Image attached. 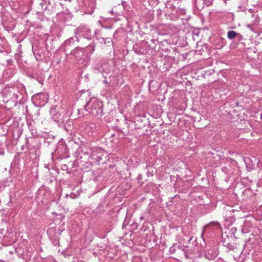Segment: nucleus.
I'll list each match as a JSON object with an SVG mask.
<instances>
[{"mask_svg": "<svg viewBox=\"0 0 262 262\" xmlns=\"http://www.w3.org/2000/svg\"><path fill=\"white\" fill-rule=\"evenodd\" d=\"M103 155L102 150L100 148L97 147L93 149L90 158L91 159L98 162L101 160Z\"/></svg>", "mask_w": 262, "mask_h": 262, "instance_id": "423d86ee", "label": "nucleus"}, {"mask_svg": "<svg viewBox=\"0 0 262 262\" xmlns=\"http://www.w3.org/2000/svg\"><path fill=\"white\" fill-rule=\"evenodd\" d=\"M50 113L53 120L59 124L63 123L68 120V117L66 115V111L63 109L57 112L55 108H52Z\"/></svg>", "mask_w": 262, "mask_h": 262, "instance_id": "39448f33", "label": "nucleus"}, {"mask_svg": "<svg viewBox=\"0 0 262 262\" xmlns=\"http://www.w3.org/2000/svg\"><path fill=\"white\" fill-rule=\"evenodd\" d=\"M206 228H209L210 229H218L220 228V225L217 222H212L206 226Z\"/></svg>", "mask_w": 262, "mask_h": 262, "instance_id": "9d476101", "label": "nucleus"}, {"mask_svg": "<svg viewBox=\"0 0 262 262\" xmlns=\"http://www.w3.org/2000/svg\"><path fill=\"white\" fill-rule=\"evenodd\" d=\"M112 39L111 38H102V42H103L104 44H111L112 43Z\"/></svg>", "mask_w": 262, "mask_h": 262, "instance_id": "ddd939ff", "label": "nucleus"}, {"mask_svg": "<svg viewBox=\"0 0 262 262\" xmlns=\"http://www.w3.org/2000/svg\"><path fill=\"white\" fill-rule=\"evenodd\" d=\"M19 94H20V93L19 92H18L16 94L14 93L13 94V96H12V98L15 100H18L19 99Z\"/></svg>", "mask_w": 262, "mask_h": 262, "instance_id": "2eb2a0df", "label": "nucleus"}, {"mask_svg": "<svg viewBox=\"0 0 262 262\" xmlns=\"http://www.w3.org/2000/svg\"><path fill=\"white\" fill-rule=\"evenodd\" d=\"M107 67V64H100L97 65L95 67L94 70L96 71L102 73L103 76L105 78L106 77V75L107 73L105 71V69Z\"/></svg>", "mask_w": 262, "mask_h": 262, "instance_id": "1a4fd4ad", "label": "nucleus"}, {"mask_svg": "<svg viewBox=\"0 0 262 262\" xmlns=\"http://www.w3.org/2000/svg\"><path fill=\"white\" fill-rule=\"evenodd\" d=\"M85 109L93 116L99 118L103 113L102 103L97 99L93 98L86 103Z\"/></svg>", "mask_w": 262, "mask_h": 262, "instance_id": "f257e3e1", "label": "nucleus"}, {"mask_svg": "<svg viewBox=\"0 0 262 262\" xmlns=\"http://www.w3.org/2000/svg\"><path fill=\"white\" fill-rule=\"evenodd\" d=\"M218 255V252L216 249H207L205 251L204 256L206 258L209 260L214 259Z\"/></svg>", "mask_w": 262, "mask_h": 262, "instance_id": "0eeeda50", "label": "nucleus"}, {"mask_svg": "<svg viewBox=\"0 0 262 262\" xmlns=\"http://www.w3.org/2000/svg\"><path fill=\"white\" fill-rule=\"evenodd\" d=\"M72 54L74 55L79 64H81L82 66H86L88 64L90 58L84 53L82 48L76 47Z\"/></svg>", "mask_w": 262, "mask_h": 262, "instance_id": "f03ea898", "label": "nucleus"}, {"mask_svg": "<svg viewBox=\"0 0 262 262\" xmlns=\"http://www.w3.org/2000/svg\"><path fill=\"white\" fill-rule=\"evenodd\" d=\"M238 34H237L234 31H229L227 33L228 38L230 39H232L235 38L236 35Z\"/></svg>", "mask_w": 262, "mask_h": 262, "instance_id": "9b49d317", "label": "nucleus"}, {"mask_svg": "<svg viewBox=\"0 0 262 262\" xmlns=\"http://www.w3.org/2000/svg\"><path fill=\"white\" fill-rule=\"evenodd\" d=\"M93 1L94 0H77L79 9L83 11L85 14H92L94 8Z\"/></svg>", "mask_w": 262, "mask_h": 262, "instance_id": "20e7f679", "label": "nucleus"}, {"mask_svg": "<svg viewBox=\"0 0 262 262\" xmlns=\"http://www.w3.org/2000/svg\"><path fill=\"white\" fill-rule=\"evenodd\" d=\"M125 3H126V2H125V1H122L121 2V4H122V5H124L125 4Z\"/></svg>", "mask_w": 262, "mask_h": 262, "instance_id": "a211bd4d", "label": "nucleus"}, {"mask_svg": "<svg viewBox=\"0 0 262 262\" xmlns=\"http://www.w3.org/2000/svg\"><path fill=\"white\" fill-rule=\"evenodd\" d=\"M104 82H105V83H107V81H105V80L104 81Z\"/></svg>", "mask_w": 262, "mask_h": 262, "instance_id": "412c9836", "label": "nucleus"}, {"mask_svg": "<svg viewBox=\"0 0 262 262\" xmlns=\"http://www.w3.org/2000/svg\"><path fill=\"white\" fill-rule=\"evenodd\" d=\"M260 119H262V112L261 114H260Z\"/></svg>", "mask_w": 262, "mask_h": 262, "instance_id": "aec40b11", "label": "nucleus"}, {"mask_svg": "<svg viewBox=\"0 0 262 262\" xmlns=\"http://www.w3.org/2000/svg\"><path fill=\"white\" fill-rule=\"evenodd\" d=\"M147 176L148 177H150V176H152V174L149 171H148L147 172Z\"/></svg>", "mask_w": 262, "mask_h": 262, "instance_id": "f3484780", "label": "nucleus"}, {"mask_svg": "<svg viewBox=\"0 0 262 262\" xmlns=\"http://www.w3.org/2000/svg\"><path fill=\"white\" fill-rule=\"evenodd\" d=\"M75 38L77 41H80V37L83 39L90 40L92 36L91 31L85 26H80L75 30Z\"/></svg>", "mask_w": 262, "mask_h": 262, "instance_id": "7ed1b4c3", "label": "nucleus"}, {"mask_svg": "<svg viewBox=\"0 0 262 262\" xmlns=\"http://www.w3.org/2000/svg\"><path fill=\"white\" fill-rule=\"evenodd\" d=\"M76 40L75 36L74 37H72L70 38H69L66 41V43H69L71 44L73 42H74Z\"/></svg>", "mask_w": 262, "mask_h": 262, "instance_id": "4468645a", "label": "nucleus"}, {"mask_svg": "<svg viewBox=\"0 0 262 262\" xmlns=\"http://www.w3.org/2000/svg\"><path fill=\"white\" fill-rule=\"evenodd\" d=\"M224 43H222L220 47L222 48V47H224Z\"/></svg>", "mask_w": 262, "mask_h": 262, "instance_id": "6ab92c4d", "label": "nucleus"}, {"mask_svg": "<svg viewBox=\"0 0 262 262\" xmlns=\"http://www.w3.org/2000/svg\"><path fill=\"white\" fill-rule=\"evenodd\" d=\"M213 0H195V7L198 9H202L206 5L208 6L212 4ZM194 1V0H193Z\"/></svg>", "mask_w": 262, "mask_h": 262, "instance_id": "6e6552de", "label": "nucleus"}, {"mask_svg": "<svg viewBox=\"0 0 262 262\" xmlns=\"http://www.w3.org/2000/svg\"><path fill=\"white\" fill-rule=\"evenodd\" d=\"M86 50L89 52L90 54L93 53L95 50V46L93 44L88 45L86 48Z\"/></svg>", "mask_w": 262, "mask_h": 262, "instance_id": "f8f14e48", "label": "nucleus"}, {"mask_svg": "<svg viewBox=\"0 0 262 262\" xmlns=\"http://www.w3.org/2000/svg\"><path fill=\"white\" fill-rule=\"evenodd\" d=\"M169 252L171 254L174 253L175 252V249H174V248H173L172 247H170V248L169 249Z\"/></svg>", "mask_w": 262, "mask_h": 262, "instance_id": "dca6fc26", "label": "nucleus"}]
</instances>
